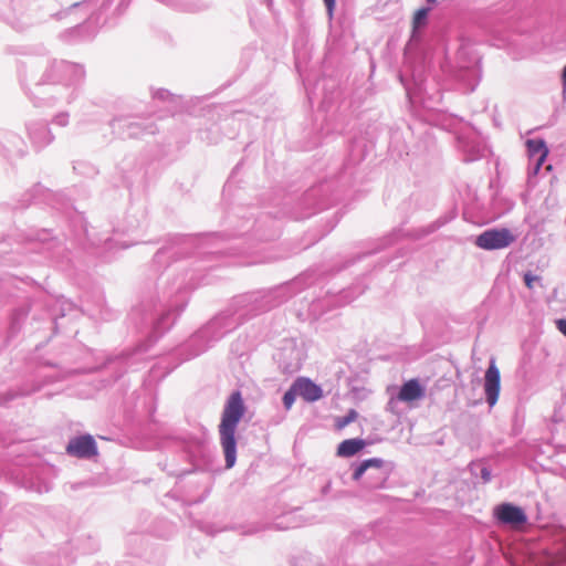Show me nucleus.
Returning a JSON list of instances; mask_svg holds the SVG:
<instances>
[{"label":"nucleus","mask_w":566,"mask_h":566,"mask_svg":"<svg viewBox=\"0 0 566 566\" xmlns=\"http://www.w3.org/2000/svg\"><path fill=\"white\" fill-rule=\"evenodd\" d=\"M515 241L513 233L506 228L491 229L482 232L475 239L476 247L483 250H499Z\"/></svg>","instance_id":"f03ea898"},{"label":"nucleus","mask_w":566,"mask_h":566,"mask_svg":"<svg viewBox=\"0 0 566 566\" xmlns=\"http://www.w3.org/2000/svg\"><path fill=\"white\" fill-rule=\"evenodd\" d=\"M366 446L363 439H347L340 442L337 447V455L343 458H349L357 454Z\"/></svg>","instance_id":"1a4fd4ad"},{"label":"nucleus","mask_w":566,"mask_h":566,"mask_svg":"<svg viewBox=\"0 0 566 566\" xmlns=\"http://www.w3.org/2000/svg\"><path fill=\"white\" fill-rule=\"evenodd\" d=\"M384 464L382 460L381 459H377V458H374V459H368V460H365L363 461L355 470V472L353 473V479L355 481H358L363 474L366 472L367 469L369 468H381Z\"/></svg>","instance_id":"9d476101"},{"label":"nucleus","mask_w":566,"mask_h":566,"mask_svg":"<svg viewBox=\"0 0 566 566\" xmlns=\"http://www.w3.org/2000/svg\"><path fill=\"white\" fill-rule=\"evenodd\" d=\"M424 396V388L418 379L406 381L398 394V399L403 402H411L421 399Z\"/></svg>","instance_id":"0eeeda50"},{"label":"nucleus","mask_w":566,"mask_h":566,"mask_svg":"<svg viewBox=\"0 0 566 566\" xmlns=\"http://www.w3.org/2000/svg\"><path fill=\"white\" fill-rule=\"evenodd\" d=\"M526 147L531 158L538 155L534 168V174H537L548 156V148L543 139H528L526 140Z\"/></svg>","instance_id":"6e6552de"},{"label":"nucleus","mask_w":566,"mask_h":566,"mask_svg":"<svg viewBox=\"0 0 566 566\" xmlns=\"http://www.w3.org/2000/svg\"><path fill=\"white\" fill-rule=\"evenodd\" d=\"M66 451L76 458H91L97 454V447L92 436H81L72 439Z\"/></svg>","instance_id":"20e7f679"},{"label":"nucleus","mask_w":566,"mask_h":566,"mask_svg":"<svg viewBox=\"0 0 566 566\" xmlns=\"http://www.w3.org/2000/svg\"><path fill=\"white\" fill-rule=\"evenodd\" d=\"M293 384L297 396L307 402L317 401L323 397L322 388L310 378L300 377Z\"/></svg>","instance_id":"39448f33"},{"label":"nucleus","mask_w":566,"mask_h":566,"mask_svg":"<svg viewBox=\"0 0 566 566\" xmlns=\"http://www.w3.org/2000/svg\"><path fill=\"white\" fill-rule=\"evenodd\" d=\"M427 1H428V2H432V3H433V2H436L437 0H427Z\"/></svg>","instance_id":"a211bd4d"},{"label":"nucleus","mask_w":566,"mask_h":566,"mask_svg":"<svg viewBox=\"0 0 566 566\" xmlns=\"http://www.w3.org/2000/svg\"><path fill=\"white\" fill-rule=\"evenodd\" d=\"M563 81L566 84V64H565V67L563 70Z\"/></svg>","instance_id":"f3484780"},{"label":"nucleus","mask_w":566,"mask_h":566,"mask_svg":"<svg viewBox=\"0 0 566 566\" xmlns=\"http://www.w3.org/2000/svg\"><path fill=\"white\" fill-rule=\"evenodd\" d=\"M500 389V369L496 367L494 359H492L484 375V391L486 396V401L491 407H493L497 402Z\"/></svg>","instance_id":"7ed1b4c3"},{"label":"nucleus","mask_w":566,"mask_h":566,"mask_svg":"<svg viewBox=\"0 0 566 566\" xmlns=\"http://www.w3.org/2000/svg\"><path fill=\"white\" fill-rule=\"evenodd\" d=\"M323 1H324L325 6H326L328 15L332 18L333 17V12H334V8H335V0H323Z\"/></svg>","instance_id":"2eb2a0df"},{"label":"nucleus","mask_w":566,"mask_h":566,"mask_svg":"<svg viewBox=\"0 0 566 566\" xmlns=\"http://www.w3.org/2000/svg\"><path fill=\"white\" fill-rule=\"evenodd\" d=\"M296 396H297V391L294 389V384H293L292 387L290 388V390H287L283 396V403L286 409H291V407L293 406V403L295 401Z\"/></svg>","instance_id":"ddd939ff"},{"label":"nucleus","mask_w":566,"mask_h":566,"mask_svg":"<svg viewBox=\"0 0 566 566\" xmlns=\"http://www.w3.org/2000/svg\"><path fill=\"white\" fill-rule=\"evenodd\" d=\"M428 13H429V9H427V8H421L415 12L413 20H412L413 30H417L420 27L426 24Z\"/></svg>","instance_id":"f8f14e48"},{"label":"nucleus","mask_w":566,"mask_h":566,"mask_svg":"<svg viewBox=\"0 0 566 566\" xmlns=\"http://www.w3.org/2000/svg\"><path fill=\"white\" fill-rule=\"evenodd\" d=\"M495 514L501 522L511 525H522L527 520L523 510L512 504H502L497 506Z\"/></svg>","instance_id":"423d86ee"},{"label":"nucleus","mask_w":566,"mask_h":566,"mask_svg":"<svg viewBox=\"0 0 566 566\" xmlns=\"http://www.w3.org/2000/svg\"><path fill=\"white\" fill-rule=\"evenodd\" d=\"M556 326L558 331L566 336V319H558Z\"/></svg>","instance_id":"dca6fc26"},{"label":"nucleus","mask_w":566,"mask_h":566,"mask_svg":"<svg viewBox=\"0 0 566 566\" xmlns=\"http://www.w3.org/2000/svg\"><path fill=\"white\" fill-rule=\"evenodd\" d=\"M537 280H538V276H534V275H532L531 273H526V274L524 275V282H525V285H526L528 289H532V287H533V283H534L535 281H537Z\"/></svg>","instance_id":"4468645a"},{"label":"nucleus","mask_w":566,"mask_h":566,"mask_svg":"<svg viewBox=\"0 0 566 566\" xmlns=\"http://www.w3.org/2000/svg\"><path fill=\"white\" fill-rule=\"evenodd\" d=\"M357 412L354 409H350L345 417H337L335 419V428L340 431L349 423L354 422L357 419Z\"/></svg>","instance_id":"9b49d317"},{"label":"nucleus","mask_w":566,"mask_h":566,"mask_svg":"<svg viewBox=\"0 0 566 566\" xmlns=\"http://www.w3.org/2000/svg\"><path fill=\"white\" fill-rule=\"evenodd\" d=\"M244 413L245 406L241 392H232L224 405L219 424L220 443L224 452L227 469L232 468L237 460L235 431Z\"/></svg>","instance_id":"f257e3e1"}]
</instances>
